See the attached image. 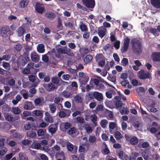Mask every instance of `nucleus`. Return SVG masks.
I'll list each match as a JSON object with an SVG mask.
<instances>
[{"label":"nucleus","instance_id":"obj_1","mask_svg":"<svg viewBox=\"0 0 160 160\" xmlns=\"http://www.w3.org/2000/svg\"><path fill=\"white\" fill-rule=\"evenodd\" d=\"M131 43L134 52L138 54H139L142 52V44L139 40L134 38L131 40Z\"/></svg>","mask_w":160,"mask_h":160},{"label":"nucleus","instance_id":"obj_2","mask_svg":"<svg viewBox=\"0 0 160 160\" xmlns=\"http://www.w3.org/2000/svg\"><path fill=\"white\" fill-rule=\"evenodd\" d=\"M28 52H25L23 55H21L17 58V64L18 66L25 65L29 60Z\"/></svg>","mask_w":160,"mask_h":160},{"label":"nucleus","instance_id":"obj_3","mask_svg":"<svg viewBox=\"0 0 160 160\" xmlns=\"http://www.w3.org/2000/svg\"><path fill=\"white\" fill-rule=\"evenodd\" d=\"M130 39L128 36H126L123 39V43L121 48V51L122 53L125 52L128 49Z\"/></svg>","mask_w":160,"mask_h":160},{"label":"nucleus","instance_id":"obj_4","mask_svg":"<svg viewBox=\"0 0 160 160\" xmlns=\"http://www.w3.org/2000/svg\"><path fill=\"white\" fill-rule=\"evenodd\" d=\"M138 76L140 79L142 80L149 79L151 77V74L149 72L143 70H141L138 71Z\"/></svg>","mask_w":160,"mask_h":160},{"label":"nucleus","instance_id":"obj_5","mask_svg":"<svg viewBox=\"0 0 160 160\" xmlns=\"http://www.w3.org/2000/svg\"><path fill=\"white\" fill-rule=\"evenodd\" d=\"M1 32L0 34L3 37H6L8 36V34L9 35L12 34V32L10 30V28L8 26H4L2 27L0 29Z\"/></svg>","mask_w":160,"mask_h":160},{"label":"nucleus","instance_id":"obj_6","mask_svg":"<svg viewBox=\"0 0 160 160\" xmlns=\"http://www.w3.org/2000/svg\"><path fill=\"white\" fill-rule=\"evenodd\" d=\"M83 4L87 7L93 8L95 5V2L94 0H82Z\"/></svg>","mask_w":160,"mask_h":160},{"label":"nucleus","instance_id":"obj_7","mask_svg":"<svg viewBox=\"0 0 160 160\" xmlns=\"http://www.w3.org/2000/svg\"><path fill=\"white\" fill-rule=\"evenodd\" d=\"M43 86L45 89L48 92L52 91L54 89L57 88V87H56L55 85L52 83L48 84L44 83Z\"/></svg>","mask_w":160,"mask_h":160},{"label":"nucleus","instance_id":"obj_8","mask_svg":"<svg viewBox=\"0 0 160 160\" xmlns=\"http://www.w3.org/2000/svg\"><path fill=\"white\" fill-rule=\"evenodd\" d=\"M34 63H28L27 67L22 71V72L24 74H28L29 73L31 69L33 68L34 66Z\"/></svg>","mask_w":160,"mask_h":160},{"label":"nucleus","instance_id":"obj_9","mask_svg":"<svg viewBox=\"0 0 160 160\" xmlns=\"http://www.w3.org/2000/svg\"><path fill=\"white\" fill-rule=\"evenodd\" d=\"M44 119L47 123H52L53 122V117L48 112H45Z\"/></svg>","mask_w":160,"mask_h":160},{"label":"nucleus","instance_id":"obj_10","mask_svg":"<svg viewBox=\"0 0 160 160\" xmlns=\"http://www.w3.org/2000/svg\"><path fill=\"white\" fill-rule=\"evenodd\" d=\"M66 145L68 151L72 152L73 153H75L77 152V148L74 147L73 145L68 141H66Z\"/></svg>","mask_w":160,"mask_h":160},{"label":"nucleus","instance_id":"obj_11","mask_svg":"<svg viewBox=\"0 0 160 160\" xmlns=\"http://www.w3.org/2000/svg\"><path fill=\"white\" fill-rule=\"evenodd\" d=\"M49 132L52 134L55 133L58 129V125L57 123L51 124L48 128Z\"/></svg>","mask_w":160,"mask_h":160},{"label":"nucleus","instance_id":"obj_12","mask_svg":"<svg viewBox=\"0 0 160 160\" xmlns=\"http://www.w3.org/2000/svg\"><path fill=\"white\" fill-rule=\"evenodd\" d=\"M152 60L154 61H160V52H155L152 55Z\"/></svg>","mask_w":160,"mask_h":160},{"label":"nucleus","instance_id":"obj_13","mask_svg":"<svg viewBox=\"0 0 160 160\" xmlns=\"http://www.w3.org/2000/svg\"><path fill=\"white\" fill-rule=\"evenodd\" d=\"M35 10L39 13L42 14L44 11V8L39 3H37L35 7Z\"/></svg>","mask_w":160,"mask_h":160},{"label":"nucleus","instance_id":"obj_14","mask_svg":"<svg viewBox=\"0 0 160 160\" xmlns=\"http://www.w3.org/2000/svg\"><path fill=\"white\" fill-rule=\"evenodd\" d=\"M94 98L100 102H102L103 97L102 93L98 92H94Z\"/></svg>","mask_w":160,"mask_h":160},{"label":"nucleus","instance_id":"obj_15","mask_svg":"<svg viewBox=\"0 0 160 160\" xmlns=\"http://www.w3.org/2000/svg\"><path fill=\"white\" fill-rule=\"evenodd\" d=\"M32 60L35 62H37L39 60V56L36 52H33L31 54Z\"/></svg>","mask_w":160,"mask_h":160},{"label":"nucleus","instance_id":"obj_16","mask_svg":"<svg viewBox=\"0 0 160 160\" xmlns=\"http://www.w3.org/2000/svg\"><path fill=\"white\" fill-rule=\"evenodd\" d=\"M27 136L30 138H33L37 136L36 131L34 129H32L27 132Z\"/></svg>","mask_w":160,"mask_h":160},{"label":"nucleus","instance_id":"obj_17","mask_svg":"<svg viewBox=\"0 0 160 160\" xmlns=\"http://www.w3.org/2000/svg\"><path fill=\"white\" fill-rule=\"evenodd\" d=\"M33 107L32 102L27 101L24 105V108L26 110H31L33 108Z\"/></svg>","mask_w":160,"mask_h":160},{"label":"nucleus","instance_id":"obj_18","mask_svg":"<svg viewBox=\"0 0 160 160\" xmlns=\"http://www.w3.org/2000/svg\"><path fill=\"white\" fill-rule=\"evenodd\" d=\"M152 5L156 8H160V0H151Z\"/></svg>","mask_w":160,"mask_h":160},{"label":"nucleus","instance_id":"obj_19","mask_svg":"<svg viewBox=\"0 0 160 160\" xmlns=\"http://www.w3.org/2000/svg\"><path fill=\"white\" fill-rule=\"evenodd\" d=\"M26 32L25 29L22 27H19L17 30L16 32L19 37H21Z\"/></svg>","mask_w":160,"mask_h":160},{"label":"nucleus","instance_id":"obj_20","mask_svg":"<svg viewBox=\"0 0 160 160\" xmlns=\"http://www.w3.org/2000/svg\"><path fill=\"white\" fill-rule=\"evenodd\" d=\"M117 126V125L116 122H110L109 127L110 132L112 134L113 132H112V130L114 128H116Z\"/></svg>","mask_w":160,"mask_h":160},{"label":"nucleus","instance_id":"obj_21","mask_svg":"<svg viewBox=\"0 0 160 160\" xmlns=\"http://www.w3.org/2000/svg\"><path fill=\"white\" fill-rule=\"evenodd\" d=\"M29 2L28 0H21L20 2L19 5L22 8H26Z\"/></svg>","mask_w":160,"mask_h":160},{"label":"nucleus","instance_id":"obj_22","mask_svg":"<svg viewBox=\"0 0 160 160\" xmlns=\"http://www.w3.org/2000/svg\"><path fill=\"white\" fill-rule=\"evenodd\" d=\"M83 127L86 130V132L88 133H90L92 132V129L89 124H85L83 125Z\"/></svg>","mask_w":160,"mask_h":160},{"label":"nucleus","instance_id":"obj_23","mask_svg":"<svg viewBox=\"0 0 160 160\" xmlns=\"http://www.w3.org/2000/svg\"><path fill=\"white\" fill-rule=\"evenodd\" d=\"M63 96L65 98H69L72 96V91L69 92L67 91H64L62 92Z\"/></svg>","mask_w":160,"mask_h":160},{"label":"nucleus","instance_id":"obj_24","mask_svg":"<svg viewBox=\"0 0 160 160\" xmlns=\"http://www.w3.org/2000/svg\"><path fill=\"white\" fill-rule=\"evenodd\" d=\"M38 52L40 53H42L45 51L44 46L42 44H39L37 48Z\"/></svg>","mask_w":160,"mask_h":160},{"label":"nucleus","instance_id":"obj_25","mask_svg":"<svg viewBox=\"0 0 160 160\" xmlns=\"http://www.w3.org/2000/svg\"><path fill=\"white\" fill-rule=\"evenodd\" d=\"M45 16L49 19H52L55 17V14L52 12H47L45 13Z\"/></svg>","mask_w":160,"mask_h":160},{"label":"nucleus","instance_id":"obj_26","mask_svg":"<svg viewBox=\"0 0 160 160\" xmlns=\"http://www.w3.org/2000/svg\"><path fill=\"white\" fill-rule=\"evenodd\" d=\"M114 136L117 140H119L123 138L121 133L118 131H116L115 132Z\"/></svg>","mask_w":160,"mask_h":160},{"label":"nucleus","instance_id":"obj_27","mask_svg":"<svg viewBox=\"0 0 160 160\" xmlns=\"http://www.w3.org/2000/svg\"><path fill=\"white\" fill-rule=\"evenodd\" d=\"M49 108L51 113H53L56 111V106L54 103L50 104L49 105Z\"/></svg>","mask_w":160,"mask_h":160},{"label":"nucleus","instance_id":"obj_28","mask_svg":"<svg viewBox=\"0 0 160 160\" xmlns=\"http://www.w3.org/2000/svg\"><path fill=\"white\" fill-rule=\"evenodd\" d=\"M89 79V78L87 76L83 77L82 78H79V80L82 84H85L88 82Z\"/></svg>","mask_w":160,"mask_h":160},{"label":"nucleus","instance_id":"obj_29","mask_svg":"<svg viewBox=\"0 0 160 160\" xmlns=\"http://www.w3.org/2000/svg\"><path fill=\"white\" fill-rule=\"evenodd\" d=\"M138 138L136 137H134L130 139V141L131 144L134 145L137 144L138 142Z\"/></svg>","mask_w":160,"mask_h":160},{"label":"nucleus","instance_id":"obj_30","mask_svg":"<svg viewBox=\"0 0 160 160\" xmlns=\"http://www.w3.org/2000/svg\"><path fill=\"white\" fill-rule=\"evenodd\" d=\"M20 160H28V158L26 155L22 152H20L19 154Z\"/></svg>","mask_w":160,"mask_h":160},{"label":"nucleus","instance_id":"obj_31","mask_svg":"<svg viewBox=\"0 0 160 160\" xmlns=\"http://www.w3.org/2000/svg\"><path fill=\"white\" fill-rule=\"evenodd\" d=\"M93 58V57L90 54L87 55L85 58H84V61H86V63H89L92 60Z\"/></svg>","mask_w":160,"mask_h":160},{"label":"nucleus","instance_id":"obj_32","mask_svg":"<svg viewBox=\"0 0 160 160\" xmlns=\"http://www.w3.org/2000/svg\"><path fill=\"white\" fill-rule=\"evenodd\" d=\"M12 112L15 114L19 115L21 112V110L18 107L13 108H12Z\"/></svg>","mask_w":160,"mask_h":160},{"label":"nucleus","instance_id":"obj_33","mask_svg":"<svg viewBox=\"0 0 160 160\" xmlns=\"http://www.w3.org/2000/svg\"><path fill=\"white\" fill-rule=\"evenodd\" d=\"M34 102L36 106H40L42 105V102L41 99L39 98H36L34 100Z\"/></svg>","mask_w":160,"mask_h":160},{"label":"nucleus","instance_id":"obj_34","mask_svg":"<svg viewBox=\"0 0 160 160\" xmlns=\"http://www.w3.org/2000/svg\"><path fill=\"white\" fill-rule=\"evenodd\" d=\"M116 108L121 107L123 105L122 102L120 100H117L114 102Z\"/></svg>","mask_w":160,"mask_h":160},{"label":"nucleus","instance_id":"obj_35","mask_svg":"<svg viewBox=\"0 0 160 160\" xmlns=\"http://www.w3.org/2000/svg\"><path fill=\"white\" fill-rule=\"evenodd\" d=\"M76 132V129L74 127H72L68 130L67 133L69 135H72Z\"/></svg>","mask_w":160,"mask_h":160},{"label":"nucleus","instance_id":"obj_36","mask_svg":"<svg viewBox=\"0 0 160 160\" xmlns=\"http://www.w3.org/2000/svg\"><path fill=\"white\" fill-rule=\"evenodd\" d=\"M102 53L98 54L96 56V61L105 59Z\"/></svg>","mask_w":160,"mask_h":160},{"label":"nucleus","instance_id":"obj_37","mask_svg":"<svg viewBox=\"0 0 160 160\" xmlns=\"http://www.w3.org/2000/svg\"><path fill=\"white\" fill-rule=\"evenodd\" d=\"M65 54L68 55L70 56H72L74 55V54L72 51L69 48L65 47Z\"/></svg>","mask_w":160,"mask_h":160},{"label":"nucleus","instance_id":"obj_38","mask_svg":"<svg viewBox=\"0 0 160 160\" xmlns=\"http://www.w3.org/2000/svg\"><path fill=\"white\" fill-rule=\"evenodd\" d=\"M8 150L5 147L0 148V155L2 156L6 154Z\"/></svg>","mask_w":160,"mask_h":160},{"label":"nucleus","instance_id":"obj_39","mask_svg":"<svg viewBox=\"0 0 160 160\" xmlns=\"http://www.w3.org/2000/svg\"><path fill=\"white\" fill-rule=\"evenodd\" d=\"M46 130H44L42 129H39L37 131L38 136H43L46 133Z\"/></svg>","mask_w":160,"mask_h":160},{"label":"nucleus","instance_id":"obj_40","mask_svg":"<svg viewBox=\"0 0 160 160\" xmlns=\"http://www.w3.org/2000/svg\"><path fill=\"white\" fill-rule=\"evenodd\" d=\"M119 112L122 115L123 114H127L129 112V111L126 109L124 107L120 109Z\"/></svg>","mask_w":160,"mask_h":160},{"label":"nucleus","instance_id":"obj_41","mask_svg":"<svg viewBox=\"0 0 160 160\" xmlns=\"http://www.w3.org/2000/svg\"><path fill=\"white\" fill-rule=\"evenodd\" d=\"M87 98L89 99H92L94 98V92H89L86 95Z\"/></svg>","mask_w":160,"mask_h":160},{"label":"nucleus","instance_id":"obj_42","mask_svg":"<svg viewBox=\"0 0 160 160\" xmlns=\"http://www.w3.org/2000/svg\"><path fill=\"white\" fill-rule=\"evenodd\" d=\"M109 152L110 151L106 145V147L102 151V153L103 155H106L108 154Z\"/></svg>","mask_w":160,"mask_h":160},{"label":"nucleus","instance_id":"obj_43","mask_svg":"<svg viewBox=\"0 0 160 160\" xmlns=\"http://www.w3.org/2000/svg\"><path fill=\"white\" fill-rule=\"evenodd\" d=\"M105 32L102 30H99L98 32V35L101 38H103L105 36Z\"/></svg>","mask_w":160,"mask_h":160},{"label":"nucleus","instance_id":"obj_44","mask_svg":"<svg viewBox=\"0 0 160 160\" xmlns=\"http://www.w3.org/2000/svg\"><path fill=\"white\" fill-rule=\"evenodd\" d=\"M96 111H103L104 110V108L103 105H98L96 108Z\"/></svg>","mask_w":160,"mask_h":160},{"label":"nucleus","instance_id":"obj_45","mask_svg":"<svg viewBox=\"0 0 160 160\" xmlns=\"http://www.w3.org/2000/svg\"><path fill=\"white\" fill-rule=\"evenodd\" d=\"M59 157L60 158H62V159H65V156L64 152L62 151L60 152L57 153L56 155V157Z\"/></svg>","mask_w":160,"mask_h":160},{"label":"nucleus","instance_id":"obj_46","mask_svg":"<svg viewBox=\"0 0 160 160\" xmlns=\"http://www.w3.org/2000/svg\"><path fill=\"white\" fill-rule=\"evenodd\" d=\"M97 61L98 62L99 66L101 67H103L105 65V59Z\"/></svg>","mask_w":160,"mask_h":160},{"label":"nucleus","instance_id":"obj_47","mask_svg":"<svg viewBox=\"0 0 160 160\" xmlns=\"http://www.w3.org/2000/svg\"><path fill=\"white\" fill-rule=\"evenodd\" d=\"M76 119L77 122L79 123H82L85 122L84 118L82 117H77Z\"/></svg>","mask_w":160,"mask_h":160},{"label":"nucleus","instance_id":"obj_48","mask_svg":"<svg viewBox=\"0 0 160 160\" xmlns=\"http://www.w3.org/2000/svg\"><path fill=\"white\" fill-rule=\"evenodd\" d=\"M80 28L82 31H87L88 30L87 27L84 24H82L80 26Z\"/></svg>","mask_w":160,"mask_h":160},{"label":"nucleus","instance_id":"obj_49","mask_svg":"<svg viewBox=\"0 0 160 160\" xmlns=\"http://www.w3.org/2000/svg\"><path fill=\"white\" fill-rule=\"evenodd\" d=\"M31 128V125L30 122H27L24 125V128L26 130H28Z\"/></svg>","mask_w":160,"mask_h":160},{"label":"nucleus","instance_id":"obj_50","mask_svg":"<svg viewBox=\"0 0 160 160\" xmlns=\"http://www.w3.org/2000/svg\"><path fill=\"white\" fill-rule=\"evenodd\" d=\"M149 31L151 33L153 34L154 35L157 34V31L156 28H151L149 29Z\"/></svg>","mask_w":160,"mask_h":160},{"label":"nucleus","instance_id":"obj_51","mask_svg":"<svg viewBox=\"0 0 160 160\" xmlns=\"http://www.w3.org/2000/svg\"><path fill=\"white\" fill-rule=\"evenodd\" d=\"M117 155L118 156L119 158L124 160L123 158V156H124L123 151L122 150L119 151L117 153Z\"/></svg>","mask_w":160,"mask_h":160},{"label":"nucleus","instance_id":"obj_52","mask_svg":"<svg viewBox=\"0 0 160 160\" xmlns=\"http://www.w3.org/2000/svg\"><path fill=\"white\" fill-rule=\"evenodd\" d=\"M36 77L33 75H30L28 76V78L30 81L33 82L36 79Z\"/></svg>","mask_w":160,"mask_h":160},{"label":"nucleus","instance_id":"obj_53","mask_svg":"<svg viewBox=\"0 0 160 160\" xmlns=\"http://www.w3.org/2000/svg\"><path fill=\"white\" fill-rule=\"evenodd\" d=\"M120 42L119 40L116 41L114 45V46L116 49H118L120 46Z\"/></svg>","mask_w":160,"mask_h":160},{"label":"nucleus","instance_id":"obj_54","mask_svg":"<svg viewBox=\"0 0 160 160\" xmlns=\"http://www.w3.org/2000/svg\"><path fill=\"white\" fill-rule=\"evenodd\" d=\"M13 136L14 138L18 139H20L22 137V136L18 132H16L14 133L13 134Z\"/></svg>","mask_w":160,"mask_h":160},{"label":"nucleus","instance_id":"obj_55","mask_svg":"<svg viewBox=\"0 0 160 160\" xmlns=\"http://www.w3.org/2000/svg\"><path fill=\"white\" fill-rule=\"evenodd\" d=\"M14 49L16 51H20L21 49V45L19 43L16 44L14 47Z\"/></svg>","mask_w":160,"mask_h":160},{"label":"nucleus","instance_id":"obj_56","mask_svg":"<svg viewBox=\"0 0 160 160\" xmlns=\"http://www.w3.org/2000/svg\"><path fill=\"white\" fill-rule=\"evenodd\" d=\"M89 141L91 143H94L96 141V138L94 136H90L89 138Z\"/></svg>","mask_w":160,"mask_h":160},{"label":"nucleus","instance_id":"obj_57","mask_svg":"<svg viewBox=\"0 0 160 160\" xmlns=\"http://www.w3.org/2000/svg\"><path fill=\"white\" fill-rule=\"evenodd\" d=\"M5 118L6 120L9 121H11L13 120V118L11 115L8 114L6 115L5 116Z\"/></svg>","mask_w":160,"mask_h":160},{"label":"nucleus","instance_id":"obj_58","mask_svg":"<svg viewBox=\"0 0 160 160\" xmlns=\"http://www.w3.org/2000/svg\"><path fill=\"white\" fill-rule=\"evenodd\" d=\"M58 24L57 28H61L62 27V21L60 18H58Z\"/></svg>","mask_w":160,"mask_h":160},{"label":"nucleus","instance_id":"obj_59","mask_svg":"<svg viewBox=\"0 0 160 160\" xmlns=\"http://www.w3.org/2000/svg\"><path fill=\"white\" fill-rule=\"evenodd\" d=\"M58 52L61 54H65V49L62 48H59L57 49Z\"/></svg>","mask_w":160,"mask_h":160},{"label":"nucleus","instance_id":"obj_60","mask_svg":"<svg viewBox=\"0 0 160 160\" xmlns=\"http://www.w3.org/2000/svg\"><path fill=\"white\" fill-rule=\"evenodd\" d=\"M42 59L43 61L46 62H47L49 61L48 57L46 55H42Z\"/></svg>","mask_w":160,"mask_h":160},{"label":"nucleus","instance_id":"obj_61","mask_svg":"<svg viewBox=\"0 0 160 160\" xmlns=\"http://www.w3.org/2000/svg\"><path fill=\"white\" fill-rule=\"evenodd\" d=\"M58 115L59 117L64 118L66 116V114L65 113V111H60L59 112Z\"/></svg>","mask_w":160,"mask_h":160},{"label":"nucleus","instance_id":"obj_62","mask_svg":"<svg viewBox=\"0 0 160 160\" xmlns=\"http://www.w3.org/2000/svg\"><path fill=\"white\" fill-rule=\"evenodd\" d=\"M107 123V122L106 120H103L101 121V125L102 128H104L106 126Z\"/></svg>","mask_w":160,"mask_h":160},{"label":"nucleus","instance_id":"obj_63","mask_svg":"<svg viewBox=\"0 0 160 160\" xmlns=\"http://www.w3.org/2000/svg\"><path fill=\"white\" fill-rule=\"evenodd\" d=\"M40 157L42 160H48V157L44 154H40Z\"/></svg>","mask_w":160,"mask_h":160},{"label":"nucleus","instance_id":"obj_64","mask_svg":"<svg viewBox=\"0 0 160 160\" xmlns=\"http://www.w3.org/2000/svg\"><path fill=\"white\" fill-rule=\"evenodd\" d=\"M52 81L54 84H57L59 82V80L57 78H53L52 79Z\"/></svg>","mask_w":160,"mask_h":160}]
</instances>
